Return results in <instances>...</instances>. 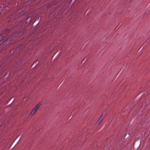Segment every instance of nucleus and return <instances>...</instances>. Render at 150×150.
Segmentation results:
<instances>
[{"mask_svg": "<svg viewBox=\"0 0 150 150\" xmlns=\"http://www.w3.org/2000/svg\"><path fill=\"white\" fill-rule=\"evenodd\" d=\"M40 104H38L34 108L35 110H37L40 107Z\"/></svg>", "mask_w": 150, "mask_h": 150, "instance_id": "nucleus-4", "label": "nucleus"}, {"mask_svg": "<svg viewBox=\"0 0 150 150\" xmlns=\"http://www.w3.org/2000/svg\"><path fill=\"white\" fill-rule=\"evenodd\" d=\"M103 117H104V116L103 115L99 118V119L98 120V124H99L101 122Z\"/></svg>", "mask_w": 150, "mask_h": 150, "instance_id": "nucleus-2", "label": "nucleus"}, {"mask_svg": "<svg viewBox=\"0 0 150 150\" xmlns=\"http://www.w3.org/2000/svg\"><path fill=\"white\" fill-rule=\"evenodd\" d=\"M37 110H35L34 108L33 109L31 112L30 113L31 115H33L35 113Z\"/></svg>", "mask_w": 150, "mask_h": 150, "instance_id": "nucleus-3", "label": "nucleus"}, {"mask_svg": "<svg viewBox=\"0 0 150 150\" xmlns=\"http://www.w3.org/2000/svg\"><path fill=\"white\" fill-rule=\"evenodd\" d=\"M9 35H7L6 33H5L3 35H0V41H3V42H6V41L8 40L10 42L9 43L10 45L11 44L13 43L12 41L14 40L15 38V34H13L9 38H8Z\"/></svg>", "mask_w": 150, "mask_h": 150, "instance_id": "nucleus-1", "label": "nucleus"}]
</instances>
